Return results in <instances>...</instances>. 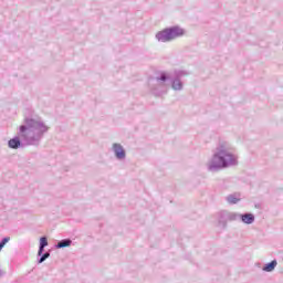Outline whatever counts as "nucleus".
I'll use <instances>...</instances> for the list:
<instances>
[{
    "label": "nucleus",
    "mask_w": 283,
    "mask_h": 283,
    "mask_svg": "<svg viewBox=\"0 0 283 283\" xmlns=\"http://www.w3.org/2000/svg\"><path fill=\"white\" fill-rule=\"evenodd\" d=\"M50 126L34 114L25 115L24 123L19 127L18 136L8 140L9 149H21L27 146L39 147Z\"/></svg>",
    "instance_id": "f257e3e1"
},
{
    "label": "nucleus",
    "mask_w": 283,
    "mask_h": 283,
    "mask_svg": "<svg viewBox=\"0 0 283 283\" xmlns=\"http://www.w3.org/2000/svg\"><path fill=\"white\" fill-rule=\"evenodd\" d=\"M238 165V155L235 148L229 142H219L214 149L211 160L207 164L208 171H220Z\"/></svg>",
    "instance_id": "f03ea898"
},
{
    "label": "nucleus",
    "mask_w": 283,
    "mask_h": 283,
    "mask_svg": "<svg viewBox=\"0 0 283 283\" xmlns=\"http://www.w3.org/2000/svg\"><path fill=\"white\" fill-rule=\"evenodd\" d=\"M181 36H185V29L178 25L166 28L155 34V39L159 43H171V41H176V39Z\"/></svg>",
    "instance_id": "7ed1b4c3"
},
{
    "label": "nucleus",
    "mask_w": 283,
    "mask_h": 283,
    "mask_svg": "<svg viewBox=\"0 0 283 283\" xmlns=\"http://www.w3.org/2000/svg\"><path fill=\"white\" fill-rule=\"evenodd\" d=\"M171 76L167 72H161L157 77H149L148 87L155 96H160V87H163V83H167L170 81Z\"/></svg>",
    "instance_id": "20e7f679"
},
{
    "label": "nucleus",
    "mask_w": 283,
    "mask_h": 283,
    "mask_svg": "<svg viewBox=\"0 0 283 283\" xmlns=\"http://www.w3.org/2000/svg\"><path fill=\"white\" fill-rule=\"evenodd\" d=\"M228 222H238V214L227 210L218 213V227L219 229H227Z\"/></svg>",
    "instance_id": "39448f33"
},
{
    "label": "nucleus",
    "mask_w": 283,
    "mask_h": 283,
    "mask_svg": "<svg viewBox=\"0 0 283 283\" xmlns=\"http://www.w3.org/2000/svg\"><path fill=\"white\" fill-rule=\"evenodd\" d=\"M185 76H189V72L187 71H175V75L171 78V87L175 92H181L184 84L181 78Z\"/></svg>",
    "instance_id": "423d86ee"
},
{
    "label": "nucleus",
    "mask_w": 283,
    "mask_h": 283,
    "mask_svg": "<svg viewBox=\"0 0 283 283\" xmlns=\"http://www.w3.org/2000/svg\"><path fill=\"white\" fill-rule=\"evenodd\" d=\"M237 216V221L241 220V222H243V224H253V222H255V214L251 213V212H245V213H238L235 212Z\"/></svg>",
    "instance_id": "0eeeda50"
},
{
    "label": "nucleus",
    "mask_w": 283,
    "mask_h": 283,
    "mask_svg": "<svg viewBox=\"0 0 283 283\" xmlns=\"http://www.w3.org/2000/svg\"><path fill=\"white\" fill-rule=\"evenodd\" d=\"M113 151L117 160H125L127 153H125V148H123V145L113 144Z\"/></svg>",
    "instance_id": "6e6552de"
},
{
    "label": "nucleus",
    "mask_w": 283,
    "mask_h": 283,
    "mask_svg": "<svg viewBox=\"0 0 283 283\" xmlns=\"http://www.w3.org/2000/svg\"><path fill=\"white\" fill-rule=\"evenodd\" d=\"M228 205H238L242 200L240 192H234L226 197Z\"/></svg>",
    "instance_id": "1a4fd4ad"
},
{
    "label": "nucleus",
    "mask_w": 283,
    "mask_h": 283,
    "mask_svg": "<svg viewBox=\"0 0 283 283\" xmlns=\"http://www.w3.org/2000/svg\"><path fill=\"white\" fill-rule=\"evenodd\" d=\"M276 266H277V260L274 259L271 262L265 263L262 268V271H264L265 273H273Z\"/></svg>",
    "instance_id": "9d476101"
},
{
    "label": "nucleus",
    "mask_w": 283,
    "mask_h": 283,
    "mask_svg": "<svg viewBox=\"0 0 283 283\" xmlns=\"http://www.w3.org/2000/svg\"><path fill=\"white\" fill-rule=\"evenodd\" d=\"M45 247H48V237H42L40 238L38 255H43V252L45 251Z\"/></svg>",
    "instance_id": "9b49d317"
},
{
    "label": "nucleus",
    "mask_w": 283,
    "mask_h": 283,
    "mask_svg": "<svg viewBox=\"0 0 283 283\" xmlns=\"http://www.w3.org/2000/svg\"><path fill=\"white\" fill-rule=\"evenodd\" d=\"M72 247V239H62L55 244V249H65Z\"/></svg>",
    "instance_id": "f8f14e48"
},
{
    "label": "nucleus",
    "mask_w": 283,
    "mask_h": 283,
    "mask_svg": "<svg viewBox=\"0 0 283 283\" xmlns=\"http://www.w3.org/2000/svg\"><path fill=\"white\" fill-rule=\"evenodd\" d=\"M38 256L40 258V260H38V264H43V262L50 258V252H42V254Z\"/></svg>",
    "instance_id": "ddd939ff"
},
{
    "label": "nucleus",
    "mask_w": 283,
    "mask_h": 283,
    "mask_svg": "<svg viewBox=\"0 0 283 283\" xmlns=\"http://www.w3.org/2000/svg\"><path fill=\"white\" fill-rule=\"evenodd\" d=\"M7 242H10V237L2 238V240L0 241V247H2V249H3V247H6Z\"/></svg>",
    "instance_id": "4468645a"
},
{
    "label": "nucleus",
    "mask_w": 283,
    "mask_h": 283,
    "mask_svg": "<svg viewBox=\"0 0 283 283\" xmlns=\"http://www.w3.org/2000/svg\"><path fill=\"white\" fill-rule=\"evenodd\" d=\"M0 277H3V270H0Z\"/></svg>",
    "instance_id": "2eb2a0df"
},
{
    "label": "nucleus",
    "mask_w": 283,
    "mask_h": 283,
    "mask_svg": "<svg viewBox=\"0 0 283 283\" xmlns=\"http://www.w3.org/2000/svg\"><path fill=\"white\" fill-rule=\"evenodd\" d=\"M3 250V248L2 247H0V251H2Z\"/></svg>",
    "instance_id": "dca6fc26"
}]
</instances>
